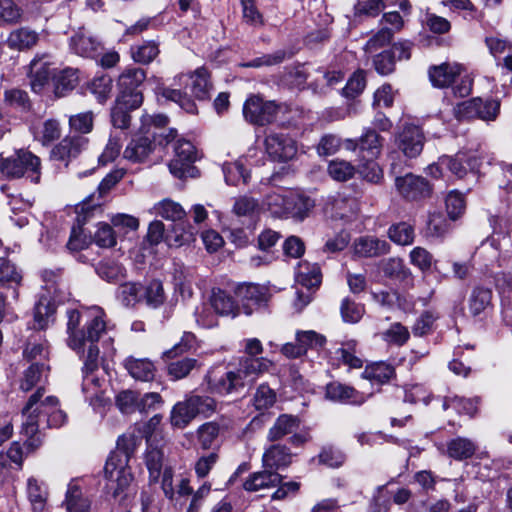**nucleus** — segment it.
<instances>
[{"label": "nucleus", "instance_id": "1", "mask_svg": "<svg viewBox=\"0 0 512 512\" xmlns=\"http://www.w3.org/2000/svg\"><path fill=\"white\" fill-rule=\"evenodd\" d=\"M244 351L247 356L241 357L237 364H229L225 370L213 369L205 377L207 390L212 394L230 395L251 385L256 379L273 367V362L260 357L263 346L259 339H246Z\"/></svg>", "mask_w": 512, "mask_h": 512}, {"label": "nucleus", "instance_id": "2", "mask_svg": "<svg viewBox=\"0 0 512 512\" xmlns=\"http://www.w3.org/2000/svg\"><path fill=\"white\" fill-rule=\"evenodd\" d=\"M24 421L22 433L28 438L27 449L33 451L41 444L36 437L41 428L60 427L66 422V414L60 409L57 397L45 396L43 387H39L28 399L22 410Z\"/></svg>", "mask_w": 512, "mask_h": 512}, {"label": "nucleus", "instance_id": "3", "mask_svg": "<svg viewBox=\"0 0 512 512\" xmlns=\"http://www.w3.org/2000/svg\"><path fill=\"white\" fill-rule=\"evenodd\" d=\"M137 440L134 434L121 435L117 440L116 450L106 461L105 490L115 500L122 501L129 495L133 475L128 463L137 446Z\"/></svg>", "mask_w": 512, "mask_h": 512}, {"label": "nucleus", "instance_id": "4", "mask_svg": "<svg viewBox=\"0 0 512 512\" xmlns=\"http://www.w3.org/2000/svg\"><path fill=\"white\" fill-rule=\"evenodd\" d=\"M190 87L191 94L204 100L209 96L210 82L208 71L204 68H198L193 74H179L174 78L172 87H159V93L167 100L177 103L186 112L197 113V106L193 100L183 92L181 88Z\"/></svg>", "mask_w": 512, "mask_h": 512}, {"label": "nucleus", "instance_id": "5", "mask_svg": "<svg viewBox=\"0 0 512 512\" xmlns=\"http://www.w3.org/2000/svg\"><path fill=\"white\" fill-rule=\"evenodd\" d=\"M266 205L275 217L303 220L314 207V201L294 191H284L267 195Z\"/></svg>", "mask_w": 512, "mask_h": 512}, {"label": "nucleus", "instance_id": "6", "mask_svg": "<svg viewBox=\"0 0 512 512\" xmlns=\"http://www.w3.org/2000/svg\"><path fill=\"white\" fill-rule=\"evenodd\" d=\"M1 171L9 178L26 176L37 184L41 178V161L30 151L21 149L1 162Z\"/></svg>", "mask_w": 512, "mask_h": 512}, {"label": "nucleus", "instance_id": "7", "mask_svg": "<svg viewBox=\"0 0 512 512\" xmlns=\"http://www.w3.org/2000/svg\"><path fill=\"white\" fill-rule=\"evenodd\" d=\"M174 151V158L169 163L171 174L179 179L196 177L198 170L193 165L197 158L194 145L190 141L179 139Z\"/></svg>", "mask_w": 512, "mask_h": 512}, {"label": "nucleus", "instance_id": "8", "mask_svg": "<svg viewBox=\"0 0 512 512\" xmlns=\"http://www.w3.org/2000/svg\"><path fill=\"white\" fill-rule=\"evenodd\" d=\"M195 235L196 231L193 227L189 226L186 230L181 223L174 226V235L165 236L163 222L155 220L149 224L146 239L152 246L158 245L161 241L165 240L168 246L179 247L194 241Z\"/></svg>", "mask_w": 512, "mask_h": 512}, {"label": "nucleus", "instance_id": "9", "mask_svg": "<svg viewBox=\"0 0 512 512\" xmlns=\"http://www.w3.org/2000/svg\"><path fill=\"white\" fill-rule=\"evenodd\" d=\"M280 105L265 101L258 95L250 96L243 105V116L251 124L264 126L275 121Z\"/></svg>", "mask_w": 512, "mask_h": 512}, {"label": "nucleus", "instance_id": "10", "mask_svg": "<svg viewBox=\"0 0 512 512\" xmlns=\"http://www.w3.org/2000/svg\"><path fill=\"white\" fill-rule=\"evenodd\" d=\"M83 356V383L82 391L90 401L98 396L99 380L93 376V373L99 367V348L96 343H87L83 350L76 351Z\"/></svg>", "mask_w": 512, "mask_h": 512}, {"label": "nucleus", "instance_id": "11", "mask_svg": "<svg viewBox=\"0 0 512 512\" xmlns=\"http://www.w3.org/2000/svg\"><path fill=\"white\" fill-rule=\"evenodd\" d=\"M239 308L246 315L265 305L268 301V290L258 284H241L235 290Z\"/></svg>", "mask_w": 512, "mask_h": 512}, {"label": "nucleus", "instance_id": "12", "mask_svg": "<svg viewBox=\"0 0 512 512\" xmlns=\"http://www.w3.org/2000/svg\"><path fill=\"white\" fill-rule=\"evenodd\" d=\"M266 151L278 161L291 160L297 153L296 142L284 133L271 132L265 139Z\"/></svg>", "mask_w": 512, "mask_h": 512}, {"label": "nucleus", "instance_id": "13", "mask_svg": "<svg viewBox=\"0 0 512 512\" xmlns=\"http://www.w3.org/2000/svg\"><path fill=\"white\" fill-rule=\"evenodd\" d=\"M372 394H365L354 387L334 381L326 385L325 396L328 400L350 405H362Z\"/></svg>", "mask_w": 512, "mask_h": 512}, {"label": "nucleus", "instance_id": "14", "mask_svg": "<svg viewBox=\"0 0 512 512\" xmlns=\"http://www.w3.org/2000/svg\"><path fill=\"white\" fill-rule=\"evenodd\" d=\"M395 185L400 195L408 200H420L431 194V187L427 180L413 174L396 178Z\"/></svg>", "mask_w": 512, "mask_h": 512}, {"label": "nucleus", "instance_id": "15", "mask_svg": "<svg viewBox=\"0 0 512 512\" xmlns=\"http://www.w3.org/2000/svg\"><path fill=\"white\" fill-rule=\"evenodd\" d=\"M118 95L115 105L111 109L112 125L119 129H127L130 126V111L135 110L142 104V98L138 95Z\"/></svg>", "mask_w": 512, "mask_h": 512}, {"label": "nucleus", "instance_id": "16", "mask_svg": "<svg viewBox=\"0 0 512 512\" xmlns=\"http://www.w3.org/2000/svg\"><path fill=\"white\" fill-rule=\"evenodd\" d=\"M69 46L74 54L84 58H95L102 49L100 41L83 28L71 36Z\"/></svg>", "mask_w": 512, "mask_h": 512}, {"label": "nucleus", "instance_id": "17", "mask_svg": "<svg viewBox=\"0 0 512 512\" xmlns=\"http://www.w3.org/2000/svg\"><path fill=\"white\" fill-rule=\"evenodd\" d=\"M88 139L83 136H66L51 151V157L66 164L87 148Z\"/></svg>", "mask_w": 512, "mask_h": 512}, {"label": "nucleus", "instance_id": "18", "mask_svg": "<svg viewBox=\"0 0 512 512\" xmlns=\"http://www.w3.org/2000/svg\"><path fill=\"white\" fill-rule=\"evenodd\" d=\"M424 146V135L415 125H406L398 136V147L409 158L417 157Z\"/></svg>", "mask_w": 512, "mask_h": 512}, {"label": "nucleus", "instance_id": "19", "mask_svg": "<svg viewBox=\"0 0 512 512\" xmlns=\"http://www.w3.org/2000/svg\"><path fill=\"white\" fill-rule=\"evenodd\" d=\"M353 252L360 258L379 257L388 254L390 244L382 239L374 236H361L353 242Z\"/></svg>", "mask_w": 512, "mask_h": 512}, {"label": "nucleus", "instance_id": "20", "mask_svg": "<svg viewBox=\"0 0 512 512\" xmlns=\"http://www.w3.org/2000/svg\"><path fill=\"white\" fill-rule=\"evenodd\" d=\"M154 142L147 136L132 138L123 152V158L130 163H143L154 151Z\"/></svg>", "mask_w": 512, "mask_h": 512}, {"label": "nucleus", "instance_id": "21", "mask_svg": "<svg viewBox=\"0 0 512 512\" xmlns=\"http://www.w3.org/2000/svg\"><path fill=\"white\" fill-rule=\"evenodd\" d=\"M463 70L458 63H442L429 69V79L434 87L445 88L461 76Z\"/></svg>", "mask_w": 512, "mask_h": 512}, {"label": "nucleus", "instance_id": "22", "mask_svg": "<svg viewBox=\"0 0 512 512\" xmlns=\"http://www.w3.org/2000/svg\"><path fill=\"white\" fill-rule=\"evenodd\" d=\"M146 79V72L142 68H128L119 76L118 86L119 95L129 96L138 95L143 99L142 93L138 90V87Z\"/></svg>", "mask_w": 512, "mask_h": 512}, {"label": "nucleus", "instance_id": "23", "mask_svg": "<svg viewBox=\"0 0 512 512\" xmlns=\"http://www.w3.org/2000/svg\"><path fill=\"white\" fill-rule=\"evenodd\" d=\"M326 209L329 210L335 218L350 220L357 215L359 203L354 197L338 194L327 204Z\"/></svg>", "mask_w": 512, "mask_h": 512}, {"label": "nucleus", "instance_id": "24", "mask_svg": "<svg viewBox=\"0 0 512 512\" xmlns=\"http://www.w3.org/2000/svg\"><path fill=\"white\" fill-rule=\"evenodd\" d=\"M123 365L129 375L135 380L148 382L152 381L155 377V366L147 358L140 359L129 356L124 360Z\"/></svg>", "mask_w": 512, "mask_h": 512}, {"label": "nucleus", "instance_id": "25", "mask_svg": "<svg viewBox=\"0 0 512 512\" xmlns=\"http://www.w3.org/2000/svg\"><path fill=\"white\" fill-rule=\"evenodd\" d=\"M292 457L293 454L288 447L282 444H273L265 450L262 461L265 468L277 470L289 466Z\"/></svg>", "mask_w": 512, "mask_h": 512}, {"label": "nucleus", "instance_id": "26", "mask_svg": "<svg viewBox=\"0 0 512 512\" xmlns=\"http://www.w3.org/2000/svg\"><path fill=\"white\" fill-rule=\"evenodd\" d=\"M56 304L51 295L42 294L34 307V328L44 329L54 320Z\"/></svg>", "mask_w": 512, "mask_h": 512}, {"label": "nucleus", "instance_id": "27", "mask_svg": "<svg viewBox=\"0 0 512 512\" xmlns=\"http://www.w3.org/2000/svg\"><path fill=\"white\" fill-rule=\"evenodd\" d=\"M147 450L145 453V465L149 472L150 482L156 483L161 477L164 465V451L162 447L153 444L150 438L147 439Z\"/></svg>", "mask_w": 512, "mask_h": 512}, {"label": "nucleus", "instance_id": "28", "mask_svg": "<svg viewBox=\"0 0 512 512\" xmlns=\"http://www.w3.org/2000/svg\"><path fill=\"white\" fill-rule=\"evenodd\" d=\"M120 178L121 175L118 173H110L105 178H103V180L98 185L97 200H94L95 194H91L89 197H87L86 200L83 201L81 206L77 207L78 214H88L91 209L100 206L101 202L99 199L102 198L108 191H110L119 182ZM78 221H81L80 215H78Z\"/></svg>", "mask_w": 512, "mask_h": 512}, {"label": "nucleus", "instance_id": "29", "mask_svg": "<svg viewBox=\"0 0 512 512\" xmlns=\"http://www.w3.org/2000/svg\"><path fill=\"white\" fill-rule=\"evenodd\" d=\"M357 145L363 160H375L381 153L383 138L374 130L367 129L360 137Z\"/></svg>", "mask_w": 512, "mask_h": 512}, {"label": "nucleus", "instance_id": "30", "mask_svg": "<svg viewBox=\"0 0 512 512\" xmlns=\"http://www.w3.org/2000/svg\"><path fill=\"white\" fill-rule=\"evenodd\" d=\"M26 492L33 512H47L48 490L43 482L35 477H29Z\"/></svg>", "mask_w": 512, "mask_h": 512}, {"label": "nucleus", "instance_id": "31", "mask_svg": "<svg viewBox=\"0 0 512 512\" xmlns=\"http://www.w3.org/2000/svg\"><path fill=\"white\" fill-rule=\"evenodd\" d=\"M67 318L68 345L74 351L83 350L86 345L85 333L84 330L78 329L81 314L76 309L68 310Z\"/></svg>", "mask_w": 512, "mask_h": 512}, {"label": "nucleus", "instance_id": "32", "mask_svg": "<svg viewBox=\"0 0 512 512\" xmlns=\"http://www.w3.org/2000/svg\"><path fill=\"white\" fill-rule=\"evenodd\" d=\"M282 482V476L274 471H261L253 473L244 482V489L250 492H256L261 489L275 487Z\"/></svg>", "mask_w": 512, "mask_h": 512}, {"label": "nucleus", "instance_id": "33", "mask_svg": "<svg viewBox=\"0 0 512 512\" xmlns=\"http://www.w3.org/2000/svg\"><path fill=\"white\" fill-rule=\"evenodd\" d=\"M299 425L300 420L297 416L282 414L269 429L267 439L271 442L280 440L286 435L294 433L299 428Z\"/></svg>", "mask_w": 512, "mask_h": 512}, {"label": "nucleus", "instance_id": "34", "mask_svg": "<svg viewBox=\"0 0 512 512\" xmlns=\"http://www.w3.org/2000/svg\"><path fill=\"white\" fill-rule=\"evenodd\" d=\"M477 450V445L468 438L456 437L447 443V455L457 461L471 458Z\"/></svg>", "mask_w": 512, "mask_h": 512}, {"label": "nucleus", "instance_id": "35", "mask_svg": "<svg viewBox=\"0 0 512 512\" xmlns=\"http://www.w3.org/2000/svg\"><path fill=\"white\" fill-rule=\"evenodd\" d=\"M38 33L26 27L13 30L7 39V44L11 49L19 51L32 48L38 42Z\"/></svg>", "mask_w": 512, "mask_h": 512}, {"label": "nucleus", "instance_id": "36", "mask_svg": "<svg viewBox=\"0 0 512 512\" xmlns=\"http://www.w3.org/2000/svg\"><path fill=\"white\" fill-rule=\"evenodd\" d=\"M55 94L59 97L73 90L79 83V70L67 67L54 75Z\"/></svg>", "mask_w": 512, "mask_h": 512}, {"label": "nucleus", "instance_id": "37", "mask_svg": "<svg viewBox=\"0 0 512 512\" xmlns=\"http://www.w3.org/2000/svg\"><path fill=\"white\" fill-rule=\"evenodd\" d=\"M210 301L215 312L220 315L235 317L240 311L239 305L233 298L221 289L212 291Z\"/></svg>", "mask_w": 512, "mask_h": 512}, {"label": "nucleus", "instance_id": "38", "mask_svg": "<svg viewBox=\"0 0 512 512\" xmlns=\"http://www.w3.org/2000/svg\"><path fill=\"white\" fill-rule=\"evenodd\" d=\"M51 77V69L48 62L34 59L30 64L31 89L40 93Z\"/></svg>", "mask_w": 512, "mask_h": 512}, {"label": "nucleus", "instance_id": "39", "mask_svg": "<svg viewBox=\"0 0 512 512\" xmlns=\"http://www.w3.org/2000/svg\"><path fill=\"white\" fill-rule=\"evenodd\" d=\"M197 417L187 398L177 402L170 413V423L174 428L184 429Z\"/></svg>", "mask_w": 512, "mask_h": 512}, {"label": "nucleus", "instance_id": "40", "mask_svg": "<svg viewBox=\"0 0 512 512\" xmlns=\"http://www.w3.org/2000/svg\"><path fill=\"white\" fill-rule=\"evenodd\" d=\"M65 505L67 512H89L90 501L84 497L81 488L71 481L66 492Z\"/></svg>", "mask_w": 512, "mask_h": 512}, {"label": "nucleus", "instance_id": "41", "mask_svg": "<svg viewBox=\"0 0 512 512\" xmlns=\"http://www.w3.org/2000/svg\"><path fill=\"white\" fill-rule=\"evenodd\" d=\"M49 372V366L44 363H33L25 370L20 383V389L29 391L36 385L46 380Z\"/></svg>", "mask_w": 512, "mask_h": 512}, {"label": "nucleus", "instance_id": "42", "mask_svg": "<svg viewBox=\"0 0 512 512\" xmlns=\"http://www.w3.org/2000/svg\"><path fill=\"white\" fill-rule=\"evenodd\" d=\"M394 373V368L390 364L385 362H376L365 367L362 372V377L371 382L383 384L389 381L393 377Z\"/></svg>", "mask_w": 512, "mask_h": 512}, {"label": "nucleus", "instance_id": "43", "mask_svg": "<svg viewBox=\"0 0 512 512\" xmlns=\"http://www.w3.org/2000/svg\"><path fill=\"white\" fill-rule=\"evenodd\" d=\"M389 239L397 245H411L414 242V226L407 222L393 224L388 229Z\"/></svg>", "mask_w": 512, "mask_h": 512}, {"label": "nucleus", "instance_id": "44", "mask_svg": "<svg viewBox=\"0 0 512 512\" xmlns=\"http://www.w3.org/2000/svg\"><path fill=\"white\" fill-rule=\"evenodd\" d=\"M154 210L157 215L171 221H180L186 216L183 207L171 199H164L158 202L154 206Z\"/></svg>", "mask_w": 512, "mask_h": 512}, {"label": "nucleus", "instance_id": "45", "mask_svg": "<svg viewBox=\"0 0 512 512\" xmlns=\"http://www.w3.org/2000/svg\"><path fill=\"white\" fill-rule=\"evenodd\" d=\"M357 342L355 340H348L342 344L340 348L335 351L337 358L342 364L352 369L361 368L363 361L355 355Z\"/></svg>", "mask_w": 512, "mask_h": 512}, {"label": "nucleus", "instance_id": "46", "mask_svg": "<svg viewBox=\"0 0 512 512\" xmlns=\"http://www.w3.org/2000/svg\"><path fill=\"white\" fill-rule=\"evenodd\" d=\"M112 87V78L107 74L96 76L88 84V90L96 97L100 103L106 102V100L110 97Z\"/></svg>", "mask_w": 512, "mask_h": 512}, {"label": "nucleus", "instance_id": "47", "mask_svg": "<svg viewBox=\"0 0 512 512\" xmlns=\"http://www.w3.org/2000/svg\"><path fill=\"white\" fill-rule=\"evenodd\" d=\"M96 272L107 282H117L125 277L124 267L111 260H105L98 263Z\"/></svg>", "mask_w": 512, "mask_h": 512}, {"label": "nucleus", "instance_id": "48", "mask_svg": "<svg viewBox=\"0 0 512 512\" xmlns=\"http://www.w3.org/2000/svg\"><path fill=\"white\" fill-rule=\"evenodd\" d=\"M225 181L228 185L246 184L250 177L248 171L240 161L226 163L223 166Z\"/></svg>", "mask_w": 512, "mask_h": 512}, {"label": "nucleus", "instance_id": "49", "mask_svg": "<svg viewBox=\"0 0 512 512\" xmlns=\"http://www.w3.org/2000/svg\"><path fill=\"white\" fill-rule=\"evenodd\" d=\"M455 409L458 413L473 416L477 412L478 399H465L459 396L447 397L443 401V409Z\"/></svg>", "mask_w": 512, "mask_h": 512}, {"label": "nucleus", "instance_id": "50", "mask_svg": "<svg viewBox=\"0 0 512 512\" xmlns=\"http://www.w3.org/2000/svg\"><path fill=\"white\" fill-rule=\"evenodd\" d=\"M34 134L35 138L38 139L42 144H49L60 137V124L55 119H48L35 130Z\"/></svg>", "mask_w": 512, "mask_h": 512}, {"label": "nucleus", "instance_id": "51", "mask_svg": "<svg viewBox=\"0 0 512 512\" xmlns=\"http://www.w3.org/2000/svg\"><path fill=\"white\" fill-rule=\"evenodd\" d=\"M492 292L490 289L477 287L473 290L469 299V310L472 315L477 316L490 304Z\"/></svg>", "mask_w": 512, "mask_h": 512}, {"label": "nucleus", "instance_id": "52", "mask_svg": "<svg viewBox=\"0 0 512 512\" xmlns=\"http://www.w3.org/2000/svg\"><path fill=\"white\" fill-rule=\"evenodd\" d=\"M321 272L316 264L310 265L307 262L299 264L298 279L307 288L318 287L321 283Z\"/></svg>", "mask_w": 512, "mask_h": 512}, {"label": "nucleus", "instance_id": "53", "mask_svg": "<svg viewBox=\"0 0 512 512\" xmlns=\"http://www.w3.org/2000/svg\"><path fill=\"white\" fill-rule=\"evenodd\" d=\"M327 171L335 181L344 182L354 176L355 167L350 162L335 159L328 164Z\"/></svg>", "mask_w": 512, "mask_h": 512}, {"label": "nucleus", "instance_id": "54", "mask_svg": "<svg viewBox=\"0 0 512 512\" xmlns=\"http://www.w3.org/2000/svg\"><path fill=\"white\" fill-rule=\"evenodd\" d=\"M142 287L138 283L126 282L117 289V299L126 307L134 306L140 299Z\"/></svg>", "mask_w": 512, "mask_h": 512}, {"label": "nucleus", "instance_id": "55", "mask_svg": "<svg viewBox=\"0 0 512 512\" xmlns=\"http://www.w3.org/2000/svg\"><path fill=\"white\" fill-rule=\"evenodd\" d=\"M483 106V99L472 98L457 104L454 108V115L458 120H470L477 118L479 109Z\"/></svg>", "mask_w": 512, "mask_h": 512}, {"label": "nucleus", "instance_id": "56", "mask_svg": "<svg viewBox=\"0 0 512 512\" xmlns=\"http://www.w3.org/2000/svg\"><path fill=\"white\" fill-rule=\"evenodd\" d=\"M22 274L17 267L7 258L0 257V284L3 286L19 285Z\"/></svg>", "mask_w": 512, "mask_h": 512}, {"label": "nucleus", "instance_id": "57", "mask_svg": "<svg viewBox=\"0 0 512 512\" xmlns=\"http://www.w3.org/2000/svg\"><path fill=\"white\" fill-rule=\"evenodd\" d=\"M295 340L299 342L304 354H306L309 349L322 348L326 343L325 336L313 330L297 331Z\"/></svg>", "mask_w": 512, "mask_h": 512}, {"label": "nucleus", "instance_id": "58", "mask_svg": "<svg viewBox=\"0 0 512 512\" xmlns=\"http://www.w3.org/2000/svg\"><path fill=\"white\" fill-rule=\"evenodd\" d=\"M384 9V0H359L354 5V16L357 18L376 17Z\"/></svg>", "mask_w": 512, "mask_h": 512}, {"label": "nucleus", "instance_id": "59", "mask_svg": "<svg viewBox=\"0 0 512 512\" xmlns=\"http://www.w3.org/2000/svg\"><path fill=\"white\" fill-rule=\"evenodd\" d=\"M197 366V360L193 358H183L172 361L167 366L168 375L173 380L185 378Z\"/></svg>", "mask_w": 512, "mask_h": 512}, {"label": "nucleus", "instance_id": "60", "mask_svg": "<svg viewBox=\"0 0 512 512\" xmlns=\"http://www.w3.org/2000/svg\"><path fill=\"white\" fill-rule=\"evenodd\" d=\"M465 152L460 151L454 156H441L440 164L445 166L457 178H463L467 174V167L464 163Z\"/></svg>", "mask_w": 512, "mask_h": 512}, {"label": "nucleus", "instance_id": "61", "mask_svg": "<svg viewBox=\"0 0 512 512\" xmlns=\"http://www.w3.org/2000/svg\"><path fill=\"white\" fill-rule=\"evenodd\" d=\"M187 400L197 416L209 417L216 410V401L210 396L190 395Z\"/></svg>", "mask_w": 512, "mask_h": 512}, {"label": "nucleus", "instance_id": "62", "mask_svg": "<svg viewBox=\"0 0 512 512\" xmlns=\"http://www.w3.org/2000/svg\"><path fill=\"white\" fill-rule=\"evenodd\" d=\"M340 313L344 322L354 324L361 320L365 309L363 305L345 298L341 303Z\"/></svg>", "mask_w": 512, "mask_h": 512}, {"label": "nucleus", "instance_id": "63", "mask_svg": "<svg viewBox=\"0 0 512 512\" xmlns=\"http://www.w3.org/2000/svg\"><path fill=\"white\" fill-rule=\"evenodd\" d=\"M410 337L409 330L401 323H393L384 333L383 340L397 346L404 345Z\"/></svg>", "mask_w": 512, "mask_h": 512}, {"label": "nucleus", "instance_id": "64", "mask_svg": "<svg viewBox=\"0 0 512 512\" xmlns=\"http://www.w3.org/2000/svg\"><path fill=\"white\" fill-rule=\"evenodd\" d=\"M276 401V394L269 386L260 385L253 397V405L257 410H265L274 405Z\"/></svg>", "mask_w": 512, "mask_h": 512}]
</instances>
